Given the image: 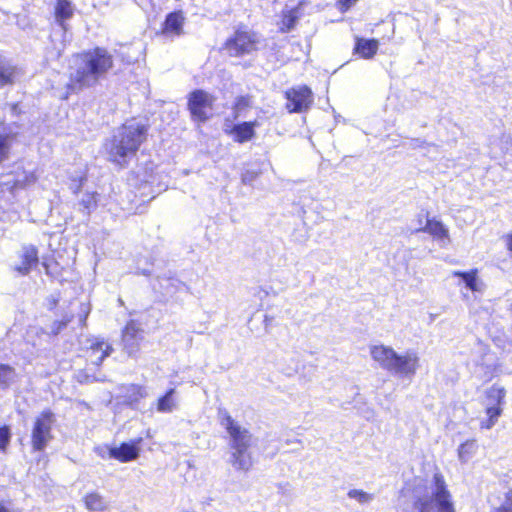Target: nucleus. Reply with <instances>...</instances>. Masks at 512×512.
<instances>
[{"label": "nucleus", "mask_w": 512, "mask_h": 512, "mask_svg": "<svg viewBox=\"0 0 512 512\" xmlns=\"http://www.w3.org/2000/svg\"><path fill=\"white\" fill-rule=\"evenodd\" d=\"M216 98L202 89H195L188 95L187 107L191 119L195 122L204 123L212 115L213 105Z\"/></svg>", "instance_id": "0eeeda50"}, {"label": "nucleus", "mask_w": 512, "mask_h": 512, "mask_svg": "<svg viewBox=\"0 0 512 512\" xmlns=\"http://www.w3.org/2000/svg\"><path fill=\"white\" fill-rule=\"evenodd\" d=\"M285 97L288 100L286 107L290 113L304 112L313 103V93L307 86L288 89Z\"/></svg>", "instance_id": "9d476101"}, {"label": "nucleus", "mask_w": 512, "mask_h": 512, "mask_svg": "<svg viewBox=\"0 0 512 512\" xmlns=\"http://www.w3.org/2000/svg\"><path fill=\"white\" fill-rule=\"evenodd\" d=\"M507 248L509 251H512V234L508 235Z\"/></svg>", "instance_id": "79ce46f5"}, {"label": "nucleus", "mask_w": 512, "mask_h": 512, "mask_svg": "<svg viewBox=\"0 0 512 512\" xmlns=\"http://www.w3.org/2000/svg\"><path fill=\"white\" fill-rule=\"evenodd\" d=\"M485 412L487 415V419L481 421L480 427L481 429H491L498 421V418L501 416L500 411L498 409L490 407L485 408Z\"/></svg>", "instance_id": "2f4dec72"}, {"label": "nucleus", "mask_w": 512, "mask_h": 512, "mask_svg": "<svg viewBox=\"0 0 512 512\" xmlns=\"http://www.w3.org/2000/svg\"><path fill=\"white\" fill-rule=\"evenodd\" d=\"M257 43L258 40L255 33L238 29L226 40L224 50L231 57H241L256 51Z\"/></svg>", "instance_id": "6e6552de"}, {"label": "nucleus", "mask_w": 512, "mask_h": 512, "mask_svg": "<svg viewBox=\"0 0 512 512\" xmlns=\"http://www.w3.org/2000/svg\"><path fill=\"white\" fill-rule=\"evenodd\" d=\"M59 300V294H51L50 296H48L46 299L48 309L54 310L57 307Z\"/></svg>", "instance_id": "ea45409f"}, {"label": "nucleus", "mask_w": 512, "mask_h": 512, "mask_svg": "<svg viewBox=\"0 0 512 512\" xmlns=\"http://www.w3.org/2000/svg\"><path fill=\"white\" fill-rule=\"evenodd\" d=\"M56 422L55 414L50 410H43L34 420L31 431V445L36 452L46 449L53 439L52 426Z\"/></svg>", "instance_id": "423d86ee"}, {"label": "nucleus", "mask_w": 512, "mask_h": 512, "mask_svg": "<svg viewBox=\"0 0 512 512\" xmlns=\"http://www.w3.org/2000/svg\"><path fill=\"white\" fill-rule=\"evenodd\" d=\"M495 512H512V489L505 494L503 502Z\"/></svg>", "instance_id": "c9c22d12"}, {"label": "nucleus", "mask_w": 512, "mask_h": 512, "mask_svg": "<svg viewBox=\"0 0 512 512\" xmlns=\"http://www.w3.org/2000/svg\"><path fill=\"white\" fill-rule=\"evenodd\" d=\"M358 0H338L337 6L341 12H346L352 7Z\"/></svg>", "instance_id": "58836bf2"}, {"label": "nucleus", "mask_w": 512, "mask_h": 512, "mask_svg": "<svg viewBox=\"0 0 512 512\" xmlns=\"http://www.w3.org/2000/svg\"><path fill=\"white\" fill-rule=\"evenodd\" d=\"M142 438H137L129 442H123L119 447L109 448L110 458L126 463L138 458L140 454V444Z\"/></svg>", "instance_id": "9b49d317"}, {"label": "nucleus", "mask_w": 512, "mask_h": 512, "mask_svg": "<svg viewBox=\"0 0 512 512\" xmlns=\"http://www.w3.org/2000/svg\"><path fill=\"white\" fill-rule=\"evenodd\" d=\"M258 173L251 170H246L241 177L242 183L245 185H252L253 182L257 179Z\"/></svg>", "instance_id": "e433bc0d"}, {"label": "nucleus", "mask_w": 512, "mask_h": 512, "mask_svg": "<svg viewBox=\"0 0 512 512\" xmlns=\"http://www.w3.org/2000/svg\"><path fill=\"white\" fill-rule=\"evenodd\" d=\"M185 17L182 11H173L166 15L161 34L164 36H180L184 33Z\"/></svg>", "instance_id": "ddd939ff"}, {"label": "nucleus", "mask_w": 512, "mask_h": 512, "mask_svg": "<svg viewBox=\"0 0 512 512\" xmlns=\"http://www.w3.org/2000/svg\"><path fill=\"white\" fill-rule=\"evenodd\" d=\"M81 312L79 314V321L82 325L85 324L86 322V319L88 317V314L90 312V309H89V306H87L86 304H81Z\"/></svg>", "instance_id": "a19ab883"}, {"label": "nucleus", "mask_w": 512, "mask_h": 512, "mask_svg": "<svg viewBox=\"0 0 512 512\" xmlns=\"http://www.w3.org/2000/svg\"><path fill=\"white\" fill-rule=\"evenodd\" d=\"M11 429L4 425L0 427V451H5L11 440Z\"/></svg>", "instance_id": "72a5a7b5"}, {"label": "nucleus", "mask_w": 512, "mask_h": 512, "mask_svg": "<svg viewBox=\"0 0 512 512\" xmlns=\"http://www.w3.org/2000/svg\"><path fill=\"white\" fill-rule=\"evenodd\" d=\"M147 127L136 121L126 122L116 128L104 144L107 158L121 168L128 166L146 140Z\"/></svg>", "instance_id": "7ed1b4c3"}, {"label": "nucleus", "mask_w": 512, "mask_h": 512, "mask_svg": "<svg viewBox=\"0 0 512 512\" xmlns=\"http://www.w3.org/2000/svg\"><path fill=\"white\" fill-rule=\"evenodd\" d=\"M348 497L351 499H355L360 504H368L374 499V495L367 493L360 489H351L348 491Z\"/></svg>", "instance_id": "473e14b6"}, {"label": "nucleus", "mask_w": 512, "mask_h": 512, "mask_svg": "<svg viewBox=\"0 0 512 512\" xmlns=\"http://www.w3.org/2000/svg\"><path fill=\"white\" fill-rule=\"evenodd\" d=\"M85 181H86V177H80L79 179H73L69 186L70 190L74 194L79 193Z\"/></svg>", "instance_id": "4c0bfd02"}, {"label": "nucleus", "mask_w": 512, "mask_h": 512, "mask_svg": "<svg viewBox=\"0 0 512 512\" xmlns=\"http://www.w3.org/2000/svg\"><path fill=\"white\" fill-rule=\"evenodd\" d=\"M144 339L142 324L137 320H130L122 331L123 350L129 357H136Z\"/></svg>", "instance_id": "1a4fd4ad"}, {"label": "nucleus", "mask_w": 512, "mask_h": 512, "mask_svg": "<svg viewBox=\"0 0 512 512\" xmlns=\"http://www.w3.org/2000/svg\"><path fill=\"white\" fill-rule=\"evenodd\" d=\"M300 17L299 8H294L283 12L281 30L283 32L291 31L297 24Z\"/></svg>", "instance_id": "bb28decb"}, {"label": "nucleus", "mask_w": 512, "mask_h": 512, "mask_svg": "<svg viewBox=\"0 0 512 512\" xmlns=\"http://www.w3.org/2000/svg\"><path fill=\"white\" fill-rule=\"evenodd\" d=\"M21 263L15 265L14 270L20 275H27L35 267L38 262V250L34 245H24L21 249Z\"/></svg>", "instance_id": "f8f14e48"}, {"label": "nucleus", "mask_w": 512, "mask_h": 512, "mask_svg": "<svg viewBox=\"0 0 512 512\" xmlns=\"http://www.w3.org/2000/svg\"><path fill=\"white\" fill-rule=\"evenodd\" d=\"M0 512H10L3 504L0 503Z\"/></svg>", "instance_id": "37998d69"}, {"label": "nucleus", "mask_w": 512, "mask_h": 512, "mask_svg": "<svg viewBox=\"0 0 512 512\" xmlns=\"http://www.w3.org/2000/svg\"><path fill=\"white\" fill-rule=\"evenodd\" d=\"M252 105V97L249 95H241L235 98L233 103V118L237 119L242 116L244 111L250 108Z\"/></svg>", "instance_id": "c85d7f7f"}, {"label": "nucleus", "mask_w": 512, "mask_h": 512, "mask_svg": "<svg viewBox=\"0 0 512 512\" xmlns=\"http://www.w3.org/2000/svg\"><path fill=\"white\" fill-rule=\"evenodd\" d=\"M16 69L8 61L0 59V88L14 82Z\"/></svg>", "instance_id": "4be33fe9"}, {"label": "nucleus", "mask_w": 512, "mask_h": 512, "mask_svg": "<svg viewBox=\"0 0 512 512\" xmlns=\"http://www.w3.org/2000/svg\"><path fill=\"white\" fill-rule=\"evenodd\" d=\"M403 512H455L444 477L435 473L430 486H417L403 503Z\"/></svg>", "instance_id": "20e7f679"}, {"label": "nucleus", "mask_w": 512, "mask_h": 512, "mask_svg": "<svg viewBox=\"0 0 512 512\" xmlns=\"http://www.w3.org/2000/svg\"><path fill=\"white\" fill-rule=\"evenodd\" d=\"M101 195L97 192H85L77 203V210L89 217L98 207Z\"/></svg>", "instance_id": "dca6fc26"}, {"label": "nucleus", "mask_w": 512, "mask_h": 512, "mask_svg": "<svg viewBox=\"0 0 512 512\" xmlns=\"http://www.w3.org/2000/svg\"><path fill=\"white\" fill-rule=\"evenodd\" d=\"M15 136L13 133L0 134V163L8 158Z\"/></svg>", "instance_id": "c756f323"}, {"label": "nucleus", "mask_w": 512, "mask_h": 512, "mask_svg": "<svg viewBox=\"0 0 512 512\" xmlns=\"http://www.w3.org/2000/svg\"><path fill=\"white\" fill-rule=\"evenodd\" d=\"M476 440L471 439L462 443L458 448V457L462 463H466L477 451Z\"/></svg>", "instance_id": "cd10ccee"}, {"label": "nucleus", "mask_w": 512, "mask_h": 512, "mask_svg": "<svg viewBox=\"0 0 512 512\" xmlns=\"http://www.w3.org/2000/svg\"><path fill=\"white\" fill-rule=\"evenodd\" d=\"M218 419L229 435L227 462L238 472L250 471L254 464L251 451L255 443L253 434L235 421L224 408L218 409Z\"/></svg>", "instance_id": "f03ea898"}, {"label": "nucleus", "mask_w": 512, "mask_h": 512, "mask_svg": "<svg viewBox=\"0 0 512 512\" xmlns=\"http://www.w3.org/2000/svg\"><path fill=\"white\" fill-rule=\"evenodd\" d=\"M259 126L257 120L245 121L233 125L230 134L234 136V141L238 143H245L250 141L255 136V128Z\"/></svg>", "instance_id": "4468645a"}, {"label": "nucleus", "mask_w": 512, "mask_h": 512, "mask_svg": "<svg viewBox=\"0 0 512 512\" xmlns=\"http://www.w3.org/2000/svg\"><path fill=\"white\" fill-rule=\"evenodd\" d=\"M113 67V56L102 47H95L80 54L72 67L68 88L78 91L95 86Z\"/></svg>", "instance_id": "f257e3e1"}, {"label": "nucleus", "mask_w": 512, "mask_h": 512, "mask_svg": "<svg viewBox=\"0 0 512 512\" xmlns=\"http://www.w3.org/2000/svg\"><path fill=\"white\" fill-rule=\"evenodd\" d=\"M160 286L167 290V293H170L169 288L172 287L175 291L180 290L185 287V284L177 278L169 277L167 279H162Z\"/></svg>", "instance_id": "f704fd0d"}, {"label": "nucleus", "mask_w": 512, "mask_h": 512, "mask_svg": "<svg viewBox=\"0 0 512 512\" xmlns=\"http://www.w3.org/2000/svg\"><path fill=\"white\" fill-rule=\"evenodd\" d=\"M370 354L381 368L401 378L411 380L419 368V357L413 350L401 355L389 346L375 345L370 348Z\"/></svg>", "instance_id": "39448f33"}, {"label": "nucleus", "mask_w": 512, "mask_h": 512, "mask_svg": "<svg viewBox=\"0 0 512 512\" xmlns=\"http://www.w3.org/2000/svg\"><path fill=\"white\" fill-rule=\"evenodd\" d=\"M477 269H472L470 271H454L453 276L460 277L463 282L465 283V286L471 290V291H478L477 286Z\"/></svg>", "instance_id": "393cba45"}, {"label": "nucleus", "mask_w": 512, "mask_h": 512, "mask_svg": "<svg viewBox=\"0 0 512 512\" xmlns=\"http://www.w3.org/2000/svg\"><path fill=\"white\" fill-rule=\"evenodd\" d=\"M379 41L376 39H366L362 37L355 38L354 53L362 58L370 59L377 53Z\"/></svg>", "instance_id": "2eb2a0df"}, {"label": "nucleus", "mask_w": 512, "mask_h": 512, "mask_svg": "<svg viewBox=\"0 0 512 512\" xmlns=\"http://www.w3.org/2000/svg\"><path fill=\"white\" fill-rule=\"evenodd\" d=\"M73 13L74 9L71 1L57 0L55 5V20L63 30L67 29L65 21L70 19L73 16Z\"/></svg>", "instance_id": "6ab92c4d"}, {"label": "nucleus", "mask_w": 512, "mask_h": 512, "mask_svg": "<svg viewBox=\"0 0 512 512\" xmlns=\"http://www.w3.org/2000/svg\"><path fill=\"white\" fill-rule=\"evenodd\" d=\"M123 389V397L125 399V403L130 406H134L137 404L142 398L147 396L146 389L143 386L130 384L122 388Z\"/></svg>", "instance_id": "aec40b11"}, {"label": "nucleus", "mask_w": 512, "mask_h": 512, "mask_svg": "<svg viewBox=\"0 0 512 512\" xmlns=\"http://www.w3.org/2000/svg\"><path fill=\"white\" fill-rule=\"evenodd\" d=\"M175 394V389L170 388L163 396L158 399L157 402V411L161 413H169L172 412L175 408V402L173 396Z\"/></svg>", "instance_id": "a878e982"}, {"label": "nucleus", "mask_w": 512, "mask_h": 512, "mask_svg": "<svg viewBox=\"0 0 512 512\" xmlns=\"http://www.w3.org/2000/svg\"><path fill=\"white\" fill-rule=\"evenodd\" d=\"M85 507L90 511H102L107 507L105 499L97 492H92L84 497Z\"/></svg>", "instance_id": "5701e85b"}, {"label": "nucleus", "mask_w": 512, "mask_h": 512, "mask_svg": "<svg viewBox=\"0 0 512 512\" xmlns=\"http://www.w3.org/2000/svg\"><path fill=\"white\" fill-rule=\"evenodd\" d=\"M142 274H144V275H149L150 273H149V271H147V270H143V271H142Z\"/></svg>", "instance_id": "c03bdc74"}, {"label": "nucleus", "mask_w": 512, "mask_h": 512, "mask_svg": "<svg viewBox=\"0 0 512 512\" xmlns=\"http://www.w3.org/2000/svg\"><path fill=\"white\" fill-rule=\"evenodd\" d=\"M505 396L506 391L503 387L498 385L491 386L486 390V408L498 409L500 414H502Z\"/></svg>", "instance_id": "a211bd4d"}, {"label": "nucleus", "mask_w": 512, "mask_h": 512, "mask_svg": "<svg viewBox=\"0 0 512 512\" xmlns=\"http://www.w3.org/2000/svg\"><path fill=\"white\" fill-rule=\"evenodd\" d=\"M416 231L428 232L429 234L439 239L448 238V229L442 222L435 219H428L425 227L419 228Z\"/></svg>", "instance_id": "412c9836"}, {"label": "nucleus", "mask_w": 512, "mask_h": 512, "mask_svg": "<svg viewBox=\"0 0 512 512\" xmlns=\"http://www.w3.org/2000/svg\"><path fill=\"white\" fill-rule=\"evenodd\" d=\"M113 351L112 346L106 341H95L90 346V361L92 364L99 366L104 359Z\"/></svg>", "instance_id": "f3484780"}, {"label": "nucleus", "mask_w": 512, "mask_h": 512, "mask_svg": "<svg viewBox=\"0 0 512 512\" xmlns=\"http://www.w3.org/2000/svg\"><path fill=\"white\" fill-rule=\"evenodd\" d=\"M16 370L8 364H0V389L6 390L16 379Z\"/></svg>", "instance_id": "b1692460"}, {"label": "nucleus", "mask_w": 512, "mask_h": 512, "mask_svg": "<svg viewBox=\"0 0 512 512\" xmlns=\"http://www.w3.org/2000/svg\"><path fill=\"white\" fill-rule=\"evenodd\" d=\"M73 317L74 316L72 313H64L61 320H55L51 324L50 331L47 332V334L52 336L58 335L63 329L67 327V325L72 321Z\"/></svg>", "instance_id": "7c9ffc66"}]
</instances>
